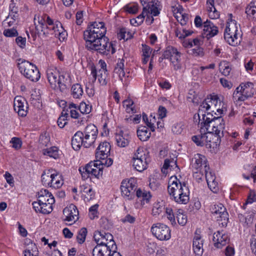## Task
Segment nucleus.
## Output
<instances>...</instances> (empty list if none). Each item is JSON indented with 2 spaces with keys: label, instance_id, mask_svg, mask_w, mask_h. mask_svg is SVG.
I'll return each instance as SVG.
<instances>
[{
  "label": "nucleus",
  "instance_id": "obj_40",
  "mask_svg": "<svg viewBox=\"0 0 256 256\" xmlns=\"http://www.w3.org/2000/svg\"><path fill=\"white\" fill-rule=\"evenodd\" d=\"M72 95L75 98H79L82 96L83 90L82 86L79 84H74L71 88Z\"/></svg>",
  "mask_w": 256,
  "mask_h": 256
},
{
  "label": "nucleus",
  "instance_id": "obj_38",
  "mask_svg": "<svg viewBox=\"0 0 256 256\" xmlns=\"http://www.w3.org/2000/svg\"><path fill=\"white\" fill-rule=\"evenodd\" d=\"M102 240L106 244V245L110 246L112 250H116V246L113 240V236L112 234L108 232H104Z\"/></svg>",
  "mask_w": 256,
  "mask_h": 256
},
{
  "label": "nucleus",
  "instance_id": "obj_64",
  "mask_svg": "<svg viewBox=\"0 0 256 256\" xmlns=\"http://www.w3.org/2000/svg\"><path fill=\"white\" fill-rule=\"evenodd\" d=\"M243 176L246 180H250L252 178L254 180V182H255L256 180V166L254 168L250 175L246 176V174H243Z\"/></svg>",
  "mask_w": 256,
  "mask_h": 256
},
{
  "label": "nucleus",
  "instance_id": "obj_24",
  "mask_svg": "<svg viewBox=\"0 0 256 256\" xmlns=\"http://www.w3.org/2000/svg\"><path fill=\"white\" fill-rule=\"evenodd\" d=\"M212 240L214 246L217 248H222L229 241L228 236L223 232L217 231L214 234Z\"/></svg>",
  "mask_w": 256,
  "mask_h": 256
},
{
  "label": "nucleus",
  "instance_id": "obj_58",
  "mask_svg": "<svg viewBox=\"0 0 256 256\" xmlns=\"http://www.w3.org/2000/svg\"><path fill=\"white\" fill-rule=\"evenodd\" d=\"M142 56H149L151 54L152 50L146 44H142Z\"/></svg>",
  "mask_w": 256,
  "mask_h": 256
},
{
  "label": "nucleus",
  "instance_id": "obj_27",
  "mask_svg": "<svg viewBox=\"0 0 256 256\" xmlns=\"http://www.w3.org/2000/svg\"><path fill=\"white\" fill-rule=\"evenodd\" d=\"M83 132L80 131L77 132L72 139V146L75 150H78L80 147L83 146L86 148Z\"/></svg>",
  "mask_w": 256,
  "mask_h": 256
},
{
  "label": "nucleus",
  "instance_id": "obj_20",
  "mask_svg": "<svg viewBox=\"0 0 256 256\" xmlns=\"http://www.w3.org/2000/svg\"><path fill=\"white\" fill-rule=\"evenodd\" d=\"M206 165V159L202 154H195L191 161V166L194 172L198 173L201 172L202 169L204 170V166Z\"/></svg>",
  "mask_w": 256,
  "mask_h": 256
},
{
  "label": "nucleus",
  "instance_id": "obj_37",
  "mask_svg": "<svg viewBox=\"0 0 256 256\" xmlns=\"http://www.w3.org/2000/svg\"><path fill=\"white\" fill-rule=\"evenodd\" d=\"M206 133L201 132L200 134L195 135L192 136V140L198 146H205L206 140Z\"/></svg>",
  "mask_w": 256,
  "mask_h": 256
},
{
  "label": "nucleus",
  "instance_id": "obj_45",
  "mask_svg": "<svg viewBox=\"0 0 256 256\" xmlns=\"http://www.w3.org/2000/svg\"><path fill=\"white\" fill-rule=\"evenodd\" d=\"M132 34L130 32L127 31L126 28H121L118 33V37L120 40H128L132 38Z\"/></svg>",
  "mask_w": 256,
  "mask_h": 256
},
{
  "label": "nucleus",
  "instance_id": "obj_43",
  "mask_svg": "<svg viewBox=\"0 0 256 256\" xmlns=\"http://www.w3.org/2000/svg\"><path fill=\"white\" fill-rule=\"evenodd\" d=\"M68 110H63L62 112L61 116L59 117V118L58 120V125L60 128H63L67 123L66 120V118L68 116Z\"/></svg>",
  "mask_w": 256,
  "mask_h": 256
},
{
  "label": "nucleus",
  "instance_id": "obj_6",
  "mask_svg": "<svg viewBox=\"0 0 256 256\" xmlns=\"http://www.w3.org/2000/svg\"><path fill=\"white\" fill-rule=\"evenodd\" d=\"M18 67L22 74L32 82H37L40 76L37 67L24 60H19Z\"/></svg>",
  "mask_w": 256,
  "mask_h": 256
},
{
  "label": "nucleus",
  "instance_id": "obj_61",
  "mask_svg": "<svg viewBox=\"0 0 256 256\" xmlns=\"http://www.w3.org/2000/svg\"><path fill=\"white\" fill-rule=\"evenodd\" d=\"M39 141L42 146H47L50 142V138L45 135H41Z\"/></svg>",
  "mask_w": 256,
  "mask_h": 256
},
{
  "label": "nucleus",
  "instance_id": "obj_62",
  "mask_svg": "<svg viewBox=\"0 0 256 256\" xmlns=\"http://www.w3.org/2000/svg\"><path fill=\"white\" fill-rule=\"evenodd\" d=\"M50 199L54 200V198L52 194H50L46 196H40V198L38 199V202H34L47 203L50 202L49 200Z\"/></svg>",
  "mask_w": 256,
  "mask_h": 256
},
{
  "label": "nucleus",
  "instance_id": "obj_2",
  "mask_svg": "<svg viewBox=\"0 0 256 256\" xmlns=\"http://www.w3.org/2000/svg\"><path fill=\"white\" fill-rule=\"evenodd\" d=\"M110 145L106 142H100L96 150V161L91 162L84 167H80L78 170L84 180L94 176L98 178L102 174L103 166H110L113 160L108 158L110 154Z\"/></svg>",
  "mask_w": 256,
  "mask_h": 256
},
{
  "label": "nucleus",
  "instance_id": "obj_21",
  "mask_svg": "<svg viewBox=\"0 0 256 256\" xmlns=\"http://www.w3.org/2000/svg\"><path fill=\"white\" fill-rule=\"evenodd\" d=\"M202 37L208 40L216 35L218 32V28L212 22L207 20L203 24Z\"/></svg>",
  "mask_w": 256,
  "mask_h": 256
},
{
  "label": "nucleus",
  "instance_id": "obj_55",
  "mask_svg": "<svg viewBox=\"0 0 256 256\" xmlns=\"http://www.w3.org/2000/svg\"><path fill=\"white\" fill-rule=\"evenodd\" d=\"M4 34L6 37H14L18 35L17 30L14 28L6 29L4 31Z\"/></svg>",
  "mask_w": 256,
  "mask_h": 256
},
{
  "label": "nucleus",
  "instance_id": "obj_18",
  "mask_svg": "<svg viewBox=\"0 0 256 256\" xmlns=\"http://www.w3.org/2000/svg\"><path fill=\"white\" fill-rule=\"evenodd\" d=\"M91 75L92 76V82L94 83L97 77L98 81L102 86H106L108 82V72L107 70H99L97 71L94 66H91Z\"/></svg>",
  "mask_w": 256,
  "mask_h": 256
},
{
  "label": "nucleus",
  "instance_id": "obj_48",
  "mask_svg": "<svg viewBox=\"0 0 256 256\" xmlns=\"http://www.w3.org/2000/svg\"><path fill=\"white\" fill-rule=\"evenodd\" d=\"M192 31H190L185 29H182L181 31L178 28H176L175 30L176 35L180 39H182L186 36L191 35L192 34Z\"/></svg>",
  "mask_w": 256,
  "mask_h": 256
},
{
  "label": "nucleus",
  "instance_id": "obj_10",
  "mask_svg": "<svg viewBox=\"0 0 256 256\" xmlns=\"http://www.w3.org/2000/svg\"><path fill=\"white\" fill-rule=\"evenodd\" d=\"M159 6L160 2L158 0H152L148 2L147 5L144 6L142 13L136 17L137 24L140 25L146 16V22H148L150 16V14L153 16H158L160 14Z\"/></svg>",
  "mask_w": 256,
  "mask_h": 256
},
{
  "label": "nucleus",
  "instance_id": "obj_5",
  "mask_svg": "<svg viewBox=\"0 0 256 256\" xmlns=\"http://www.w3.org/2000/svg\"><path fill=\"white\" fill-rule=\"evenodd\" d=\"M242 33L238 30V25L235 20H231L228 22L224 32V38L226 41L232 46H236L241 40Z\"/></svg>",
  "mask_w": 256,
  "mask_h": 256
},
{
  "label": "nucleus",
  "instance_id": "obj_12",
  "mask_svg": "<svg viewBox=\"0 0 256 256\" xmlns=\"http://www.w3.org/2000/svg\"><path fill=\"white\" fill-rule=\"evenodd\" d=\"M212 217L218 222L219 224L222 226L227 225L228 220V214L226 208L220 203L213 205L210 208Z\"/></svg>",
  "mask_w": 256,
  "mask_h": 256
},
{
  "label": "nucleus",
  "instance_id": "obj_63",
  "mask_svg": "<svg viewBox=\"0 0 256 256\" xmlns=\"http://www.w3.org/2000/svg\"><path fill=\"white\" fill-rule=\"evenodd\" d=\"M166 212L167 214L168 218L171 222L172 224L176 223L175 218L171 208H166Z\"/></svg>",
  "mask_w": 256,
  "mask_h": 256
},
{
  "label": "nucleus",
  "instance_id": "obj_60",
  "mask_svg": "<svg viewBox=\"0 0 256 256\" xmlns=\"http://www.w3.org/2000/svg\"><path fill=\"white\" fill-rule=\"evenodd\" d=\"M120 221L123 223L128 222L130 224H134L136 221V218L130 214L120 220Z\"/></svg>",
  "mask_w": 256,
  "mask_h": 256
},
{
  "label": "nucleus",
  "instance_id": "obj_52",
  "mask_svg": "<svg viewBox=\"0 0 256 256\" xmlns=\"http://www.w3.org/2000/svg\"><path fill=\"white\" fill-rule=\"evenodd\" d=\"M98 205L96 204L92 206L89 209V216L91 220H94L98 217Z\"/></svg>",
  "mask_w": 256,
  "mask_h": 256
},
{
  "label": "nucleus",
  "instance_id": "obj_44",
  "mask_svg": "<svg viewBox=\"0 0 256 256\" xmlns=\"http://www.w3.org/2000/svg\"><path fill=\"white\" fill-rule=\"evenodd\" d=\"M176 218L178 223L181 226H184L187 222V216L184 214L182 210H178L176 212Z\"/></svg>",
  "mask_w": 256,
  "mask_h": 256
},
{
  "label": "nucleus",
  "instance_id": "obj_15",
  "mask_svg": "<svg viewBox=\"0 0 256 256\" xmlns=\"http://www.w3.org/2000/svg\"><path fill=\"white\" fill-rule=\"evenodd\" d=\"M82 132L86 148H90L94 144L97 138L98 128L94 124H90L86 127Z\"/></svg>",
  "mask_w": 256,
  "mask_h": 256
},
{
  "label": "nucleus",
  "instance_id": "obj_39",
  "mask_svg": "<svg viewBox=\"0 0 256 256\" xmlns=\"http://www.w3.org/2000/svg\"><path fill=\"white\" fill-rule=\"evenodd\" d=\"M124 60L123 58H119L114 70L115 73L118 74L120 79H122V78L124 77L125 75V72L124 70Z\"/></svg>",
  "mask_w": 256,
  "mask_h": 256
},
{
  "label": "nucleus",
  "instance_id": "obj_17",
  "mask_svg": "<svg viewBox=\"0 0 256 256\" xmlns=\"http://www.w3.org/2000/svg\"><path fill=\"white\" fill-rule=\"evenodd\" d=\"M28 104L26 100L20 96H16L14 100V108L19 116L24 117L28 113Z\"/></svg>",
  "mask_w": 256,
  "mask_h": 256
},
{
  "label": "nucleus",
  "instance_id": "obj_32",
  "mask_svg": "<svg viewBox=\"0 0 256 256\" xmlns=\"http://www.w3.org/2000/svg\"><path fill=\"white\" fill-rule=\"evenodd\" d=\"M129 138V136L127 134H124L122 131H120L118 134H116L115 136L117 145L122 148L126 147L128 144Z\"/></svg>",
  "mask_w": 256,
  "mask_h": 256
},
{
  "label": "nucleus",
  "instance_id": "obj_23",
  "mask_svg": "<svg viewBox=\"0 0 256 256\" xmlns=\"http://www.w3.org/2000/svg\"><path fill=\"white\" fill-rule=\"evenodd\" d=\"M49 202H32L33 208L36 212L48 214L52 210V204L54 203L55 200L50 199Z\"/></svg>",
  "mask_w": 256,
  "mask_h": 256
},
{
  "label": "nucleus",
  "instance_id": "obj_50",
  "mask_svg": "<svg viewBox=\"0 0 256 256\" xmlns=\"http://www.w3.org/2000/svg\"><path fill=\"white\" fill-rule=\"evenodd\" d=\"M10 143L12 144V147L16 150H19L22 147V142L19 138L13 137L10 140Z\"/></svg>",
  "mask_w": 256,
  "mask_h": 256
},
{
  "label": "nucleus",
  "instance_id": "obj_3",
  "mask_svg": "<svg viewBox=\"0 0 256 256\" xmlns=\"http://www.w3.org/2000/svg\"><path fill=\"white\" fill-rule=\"evenodd\" d=\"M214 116L212 112H207L206 117L199 120L200 132L217 134H221L222 136H224V120L222 116Z\"/></svg>",
  "mask_w": 256,
  "mask_h": 256
},
{
  "label": "nucleus",
  "instance_id": "obj_35",
  "mask_svg": "<svg viewBox=\"0 0 256 256\" xmlns=\"http://www.w3.org/2000/svg\"><path fill=\"white\" fill-rule=\"evenodd\" d=\"M137 135L142 141H146L150 136L151 133L146 126H140L137 130Z\"/></svg>",
  "mask_w": 256,
  "mask_h": 256
},
{
  "label": "nucleus",
  "instance_id": "obj_28",
  "mask_svg": "<svg viewBox=\"0 0 256 256\" xmlns=\"http://www.w3.org/2000/svg\"><path fill=\"white\" fill-rule=\"evenodd\" d=\"M114 250H112L110 246H96L92 250V256H111Z\"/></svg>",
  "mask_w": 256,
  "mask_h": 256
},
{
  "label": "nucleus",
  "instance_id": "obj_9",
  "mask_svg": "<svg viewBox=\"0 0 256 256\" xmlns=\"http://www.w3.org/2000/svg\"><path fill=\"white\" fill-rule=\"evenodd\" d=\"M41 178L43 184L55 189L60 188L64 184L62 175L52 169L44 171Z\"/></svg>",
  "mask_w": 256,
  "mask_h": 256
},
{
  "label": "nucleus",
  "instance_id": "obj_51",
  "mask_svg": "<svg viewBox=\"0 0 256 256\" xmlns=\"http://www.w3.org/2000/svg\"><path fill=\"white\" fill-rule=\"evenodd\" d=\"M91 110L92 106L84 102H81L80 104L79 110L82 114H89L91 112Z\"/></svg>",
  "mask_w": 256,
  "mask_h": 256
},
{
  "label": "nucleus",
  "instance_id": "obj_25",
  "mask_svg": "<svg viewBox=\"0 0 256 256\" xmlns=\"http://www.w3.org/2000/svg\"><path fill=\"white\" fill-rule=\"evenodd\" d=\"M206 98H208L210 100V102H208L210 104V108L212 109L211 112H214L215 115L218 116L215 110H216L218 114H222L223 110L221 108V105L222 104L218 97L216 96H212L210 95L209 96H208Z\"/></svg>",
  "mask_w": 256,
  "mask_h": 256
},
{
  "label": "nucleus",
  "instance_id": "obj_36",
  "mask_svg": "<svg viewBox=\"0 0 256 256\" xmlns=\"http://www.w3.org/2000/svg\"><path fill=\"white\" fill-rule=\"evenodd\" d=\"M246 13L250 18L256 20V0L250 3L246 8Z\"/></svg>",
  "mask_w": 256,
  "mask_h": 256
},
{
  "label": "nucleus",
  "instance_id": "obj_53",
  "mask_svg": "<svg viewBox=\"0 0 256 256\" xmlns=\"http://www.w3.org/2000/svg\"><path fill=\"white\" fill-rule=\"evenodd\" d=\"M208 11L209 12V17L212 19H216L220 16L219 12H218L215 8H212V7L208 8Z\"/></svg>",
  "mask_w": 256,
  "mask_h": 256
},
{
  "label": "nucleus",
  "instance_id": "obj_22",
  "mask_svg": "<svg viewBox=\"0 0 256 256\" xmlns=\"http://www.w3.org/2000/svg\"><path fill=\"white\" fill-rule=\"evenodd\" d=\"M209 167L206 165L204 172L208 186L210 189L214 192H216L218 190V183L216 181V176L212 172L209 170Z\"/></svg>",
  "mask_w": 256,
  "mask_h": 256
},
{
  "label": "nucleus",
  "instance_id": "obj_34",
  "mask_svg": "<svg viewBox=\"0 0 256 256\" xmlns=\"http://www.w3.org/2000/svg\"><path fill=\"white\" fill-rule=\"evenodd\" d=\"M210 100L208 98H206L200 104L198 113L199 120L206 117L207 112L211 109L208 103L210 102Z\"/></svg>",
  "mask_w": 256,
  "mask_h": 256
},
{
  "label": "nucleus",
  "instance_id": "obj_26",
  "mask_svg": "<svg viewBox=\"0 0 256 256\" xmlns=\"http://www.w3.org/2000/svg\"><path fill=\"white\" fill-rule=\"evenodd\" d=\"M223 136L221 134H206V140L205 146L207 148H214L218 146L220 142V138Z\"/></svg>",
  "mask_w": 256,
  "mask_h": 256
},
{
  "label": "nucleus",
  "instance_id": "obj_47",
  "mask_svg": "<svg viewBox=\"0 0 256 256\" xmlns=\"http://www.w3.org/2000/svg\"><path fill=\"white\" fill-rule=\"evenodd\" d=\"M87 232V230L85 228H82L79 230L76 236L77 240L79 244H82L84 242Z\"/></svg>",
  "mask_w": 256,
  "mask_h": 256
},
{
  "label": "nucleus",
  "instance_id": "obj_4",
  "mask_svg": "<svg viewBox=\"0 0 256 256\" xmlns=\"http://www.w3.org/2000/svg\"><path fill=\"white\" fill-rule=\"evenodd\" d=\"M47 77L51 88L58 89L62 92H66L70 84V77L67 72L60 73L56 70H49L47 71Z\"/></svg>",
  "mask_w": 256,
  "mask_h": 256
},
{
  "label": "nucleus",
  "instance_id": "obj_49",
  "mask_svg": "<svg viewBox=\"0 0 256 256\" xmlns=\"http://www.w3.org/2000/svg\"><path fill=\"white\" fill-rule=\"evenodd\" d=\"M38 252V248L35 244L31 242L28 249L25 250V254H27L28 256H32V254H34V256H36Z\"/></svg>",
  "mask_w": 256,
  "mask_h": 256
},
{
  "label": "nucleus",
  "instance_id": "obj_19",
  "mask_svg": "<svg viewBox=\"0 0 256 256\" xmlns=\"http://www.w3.org/2000/svg\"><path fill=\"white\" fill-rule=\"evenodd\" d=\"M63 214L65 216L64 219V221L71 222L70 224H72L77 221L78 218V210L76 206L71 204L69 206L65 208L63 210Z\"/></svg>",
  "mask_w": 256,
  "mask_h": 256
},
{
  "label": "nucleus",
  "instance_id": "obj_57",
  "mask_svg": "<svg viewBox=\"0 0 256 256\" xmlns=\"http://www.w3.org/2000/svg\"><path fill=\"white\" fill-rule=\"evenodd\" d=\"M18 18V13L9 14L6 20L8 21L9 26H11Z\"/></svg>",
  "mask_w": 256,
  "mask_h": 256
},
{
  "label": "nucleus",
  "instance_id": "obj_29",
  "mask_svg": "<svg viewBox=\"0 0 256 256\" xmlns=\"http://www.w3.org/2000/svg\"><path fill=\"white\" fill-rule=\"evenodd\" d=\"M204 240L201 236L196 235L194 238L192 248L196 256H202L204 252L203 249Z\"/></svg>",
  "mask_w": 256,
  "mask_h": 256
},
{
  "label": "nucleus",
  "instance_id": "obj_42",
  "mask_svg": "<svg viewBox=\"0 0 256 256\" xmlns=\"http://www.w3.org/2000/svg\"><path fill=\"white\" fill-rule=\"evenodd\" d=\"M43 154L54 159H56L58 157V148L52 146L49 148L44 149L43 150Z\"/></svg>",
  "mask_w": 256,
  "mask_h": 256
},
{
  "label": "nucleus",
  "instance_id": "obj_13",
  "mask_svg": "<svg viewBox=\"0 0 256 256\" xmlns=\"http://www.w3.org/2000/svg\"><path fill=\"white\" fill-rule=\"evenodd\" d=\"M163 56L164 58L170 60L173 65L174 70H177L181 68L180 53L176 48L171 46H168L164 52Z\"/></svg>",
  "mask_w": 256,
  "mask_h": 256
},
{
  "label": "nucleus",
  "instance_id": "obj_56",
  "mask_svg": "<svg viewBox=\"0 0 256 256\" xmlns=\"http://www.w3.org/2000/svg\"><path fill=\"white\" fill-rule=\"evenodd\" d=\"M182 124L180 123H176L174 124L172 128V132L176 134H179L182 132Z\"/></svg>",
  "mask_w": 256,
  "mask_h": 256
},
{
  "label": "nucleus",
  "instance_id": "obj_33",
  "mask_svg": "<svg viewBox=\"0 0 256 256\" xmlns=\"http://www.w3.org/2000/svg\"><path fill=\"white\" fill-rule=\"evenodd\" d=\"M58 26L60 27L61 28H62V24L60 22H56L55 24H52L46 26L45 27V28L48 30L47 32L44 31V34L46 33H50L52 34H54L55 36L56 35H64V33L63 32H60V30L58 29Z\"/></svg>",
  "mask_w": 256,
  "mask_h": 256
},
{
  "label": "nucleus",
  "instance_id": "obj_41",
  "mask_svg": "<svg viewBox=\"0 0 256 256\" xmlns=\"http://www.w3.org/2000/svg\"><path fill=\"white\" fill-rule=\"evenodd\" d=\"M134 102L131 99H127L123 102V106L126 112L129 114L136 113V110L134 106Z\"/></svg>",
  "mask_w": 256,
  "mask_h": 256
},
{
  "label": "nucleus",
  "instance_id": "obj_54",
  "mask_svg": "<svg viewBox=\"0 0 256 256\" xmlns=\"http://www.w3.org/2000/svg\"><path fill=\"white\" fill-rule=\"evenodd\" d=\"M164 210V208L158 203L156 204L152 208V212L154 216L158 215Z\"/></svg>",
  "mask_w": 256,
  "mask_h": 256
},
{
  "label": "nucleus",
  "instance_id": "obj_16",
  "mask_svg": "<svg viewBox=\"0 0 256 256\" xmlns=\"http://www.w3.org/2000/svg\"><path fill=\"white\" fill-rule=\"evenodd\" d=\"M184 186H188L184 182L182 184L176 177H171L168 186V191L171 198L177 196L179 193L182 192V188L183 189Z\"/></svg>",
  "mask_w": 256,
  "mask_h": 256
},
{
  "label": "nucleus",
  "instance_id": "obj_31",
  "mask_svg": "<svg viewBox=\"0 0 256 256\" xmlns=\"http://www.w3.org/2000/svg\"><path fill=\"white\" fill-rule=\"evenodd\" d=\"M135 193L136 197L141 202L142 205H144L145 204H148L150 202L152 197L150 192H147L146 190L140 188H137Z\"/></svg>",
  "mask_w": 256,
  "mask_h": 256
},
{
  "label": "nucleus",
  "instance_id": "obj_30",
  "mask_svg": "<svg viewBox=\"0 0 256 256\" xmlns=\"http://www.w3.org/2000/svg\"><path fill=\"white\" fill-rule=\"evenodd\" d=\"M182 192L179 193L178 196L172 198L176 202L181 204H186L189 200V189L188 186H184L182 188Z\"/></svg>",
  "mask_w": 256,
  "mask_h": 256
},
{
  "label": "nucleus",
  "instance_id": "obj_7",
  "mask_svg": "<svg viewBox=\"0 0 256 256\" xmlns=\"http://www.w3.org/2000/svg\"><path fill=\"white\" fill-rule=\"evenodd\" d=\"M253 86V84L250 82L240 84L233 93L234 102L240 105L242 102L252 97L254 94Z\"/></svg>",
  "mask_w": 256,
  "mask_h": 256
},
{
  "label": "nucleus",
  "instance_id": "obj_46",
  "mask_svg": "<svg viewBox=\"0 0 256 256\" xmlns=\"http://www.w3.org/2000/svg\"><path fill=\"white\" fill-rule=\"evenodd\" d=\"M104 234V232L96 231L95 232L94 236V238L97 244L96 246H105L106 245V243L104 242L102 240L103 236Z\"/></svg>",
  "mask_w": 256,
  "mask_h": 256
},
{
  "label": "nucleus",
  "instance_id": "obj_14",
  "mask_svg": "<svg viewBox=\"0 0 256 256\" xmlns=\"http://www.w3.org/2000/svg\"><path fill=\"white\" fill-rule=\"evenodd\" d=\"M151 231L153 235L160 240H167L171 237L170 228L162 224L157 223L153 224Z\"/></svg>",
  "mask_w": 256,
  "mask_h": 256
},
{
  "label": "nucleus",
  "instance_id": "obj_59",
  "mask_svg": "<svg viewBox=\"0 0 256 256\" xmlns=\"http://www.w3.org/2000/svg\"><path fill=\"white\" fill-rule=\"evenodd\" d=\"M84 192L86 194L85 197L87 198L88 200H90L94 198V192L92 188H89L88 189L84 188Z\"/></svg>",
  "mask_w": 256,
  "mask_h": 256
},
{
  "label": "nucleus",
  "instance_id": "obj_8",
  "mask_svg": "<svg viewBox=\"0 0 256 256\" xmlns=\"http://www.w3.org/2000/svg\"><path fill=\"white\" fill-rule=\"evenodd\" d=\"M133 166L138 172H142L148 168L150 162L149 152L143 148H138L132 158Z\"/></svg>",
  "mask_w": 256,
  "mask_h": 256
},
{
  "label": "nucleus",
  "instance_id": "obj_1",
  "mask_svg": "<svg viewBox=\"0 0 256 256\" xmlns=\"http://www.w3.org/2000/svg\"><path fill=\"white\" fill-rule=\"evenodd\" d=\"M106 30L103 22H94L84 32L85 46L88 50L108 56L116 52L114 45L106 36Z\"/></svg>",
  "mask_w": 256,
  "mask_h": 256
},
{
  "label": "nucleus",
  "instance_id": "obj_11",
  "mask_svg": "<svg viewBox=\"0 0 256 256\" xmlns=\"http://www.w3.org/2000/svg\"><path fill=\"white\" fill-rule=\"evenodd\" d=\"M137 187L136 178H131L128 180H123L120 186L122 196L128 200L134 198Z\"/></svg>",
  "mask_w": 256,
  "mask_h": 256
}]
</instances>
